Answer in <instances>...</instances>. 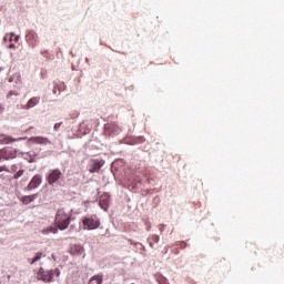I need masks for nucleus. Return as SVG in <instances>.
Wrapping results in <instances>:
<instances>
[{"instance_id": "obj_27", "label": "nucleus", "mask_w": 284, "mask_h": 284, "mask_svg": "<svg viewBox=\"0 0 284 284\" xmlns=\"http://www.w3.org/2000/svg\"><path fill=\"white\" fill-rule=\"evenodd\" d=\"M151 241H153V243H159V241H160L159 235H152Z\"/></svg>"}, {"instance_id": "obj_11", "label": "nucleus", "mask_w": 284, "mask_h": 284, "mask_svg": "<svg viewBox=\"0 0 284 284\" xmlns=\"http://www.w3.org/2000/svg\"><path fill=\"white\" fill-rule=\"evenodd\" d=\"M29 143H36L37 145H52V141L45 136H32L29 139Z\"/></svg>"}, {"instance_id": "obj_36", "label": "nucleus", "mask_w": 284, "mask_h": 284, "mask_svg": "<svg viewBox=\"0 0 284 284\" xmlns=\"http://www.w3.org/2000/svg\"><path fill=\"white\" fill-rule=\"evenodd\" d=\"M13 37H14L13 41H14V43H17L20 39V36H13Z\"/></svg>"}, {"instance_id": "obj_26", "label": "nucleus", "mask_w": 284, "mask_h": 284, "mask_svg": "<svg viewBox=\"0 0 284 284\" xmlns=\"http://www.w3.org/2000/svg\"><path fill=\"white\" fill-rule=\"evenodd\" d=\"M74 250H75V252H78V254H83V246L77 245V246H74Z\"/></svg>"}, {"instance_id": "obj_28", "label": "nucleus", "mask_w": 284, "mask_h": 284, "mask_svg": "<svg viewBox=\"0 0 284 284\" xmlns=\"http://www.w3.org/2000/svg\"><path fill=\"white\" fill-rule=\"evenodd\" d=\"M145 225H146L148 232H150V230H152V223L150 221H146Z\"/></svg>"}, {"instance_id": "obj_12", "label": "nucleus", "mask_w": 284, "mask_h": 284, "mask_svg": "<svg viewBox=\"0 0 284 284\" xmlns=\"http://www.w3.org/2000/svg\"><path fill=\"white\" fill-rule=\"evenodd\" d=\"M99 205H100L101 210H104V212H108V210L110 207V194L104 193L103 195H101Z\"/></svg>"}, {"instance_id": "obj_8", "label": "nucleus", "mask_w": 284, "mask_h": 284, "mask_svg": "<svg viewBox=\"0 0 284 284\" xmlns=\"http://www.w3.org/2000/svg\"><path fill=\"white\" fill-rule=\"evenodd\" d=\"M104 132L109 136H116L121 133V128L116 123H108L104 125Z\"/></svg>"}, {"instance_id": "obj_23", "label": "nucleus", "mask_w": 284, "mask_h": 284, "mask_svg": "<svg viewBox=\"0 0 284 284\" xmlns=\"http://www.w3.org/2000/svg\"><path fill=\"white\" fill-rule=\"evenodd\" d=\"M79 111H71L69 113L70 119H79Z\"/></svg>"}, {"instance_id": "obj_19", "label": "nucleus", "mask_w": 284, "mask_h": 284, "mask_svg": "<svg viewBox=\"0 0 284 284\" xmlns=\"http://www.w3.org/2000/svg\"><path fill=\"white\" fill-rule=\"evenodd\" d=\"M45 257V253L37 252L34 257L31 260L30 265H34V263L41 261V258Z\"/></svg>"}, {"instance_id": "obj_42", "label": "nucleus", "mask_w": 284, "mask_h": 284, "mask_svg": "<svg viewBox=\"0 0 284 284\" xmlns=\"http://www.w3.org/2000/svg\"><path fill=\"white\" fill-rule=\"evenodd\" d=\"M85 61H87V63H90V59L89 58H87Z\"/></svg>"}, {"instance_id": "obj_35", "label": "nucleus", "mask_w": 284, "mask_h": 284, "mask_svg": "<svg viewBox=\"0 0 284 284\" xmlns=\"http://www.w3.org/2000/svg\"><path fill=\"white\" fill-rule=\"evenodd\" d=\"M143 141H145V139L143 136H140V138H138L136 143H143Z\"/></svg>"}, {"instance_id": "obj_32", "label": "nucleus", "mask_w": 284, "mask_h": 284, "mask_svg": "<svg viewBox=\"0 0 284 284\" xmlns=\"http://www.w3.org/2000/svg\"><path fill=\"white\" fill-rule=\"evenodd\" d=\"M41 54H42V57H45V58L48 59L49 52H48V50H42V51H41Z\"/></svg>"}, {"instance_id": "obj_20", "label": "nucleus", "mask_w": 284, "mask_h": 284, "mask_svg": "<svg viewBox=\"0 0 284 284\" xmlns=\"http://www.w3.org/2000/svg\"><path fill=\"white\" fill-rule=\"evenodd\" d=\"M92 281H97V284H103V274L93 275L90 282L92 283Z\"/></svg>"}, {"instance_id": "obj_7", "label": "nucleus", "mask_w": 284, "mask_h": 284, "mask_svg": "<svg viewBox=\"0 0 284 284\" xmlns=\"http://www.w3.org/2000/svg\"><path fill=\"white\" fill-rule=\"evenodd\" d=\"M85 230H97L101 222L97 217H84L82 221Z\"/></svg>"}, {"instance_id": "obj_9", "label": "nucleus", "mask_w": 284, "mask_h": 284, "mask_svg": "<svg viewBox=\"0 0 284 284\" xmlns=\"http://www.w3.org/2000/svg\"><path fill=\"white\" fill-rule=\"evenodd\" d=\"M27 138H12L10 135L0 134V145H10V143L19 142V141H26Z\"/></svg>"}, {"instance_id": "obj_13", "label": "nucleus", "mask_w": 284, "mask_h": 284, "mask_svg": "<svg viewBox=\"0 0 284 284\" xmlns=\"http://www.w3.org/2000/svg\"><path fill=\"white\" fill-rule=\"evenodd\" d=\"M39 103H41V98L40 97H33L23 106V110H32V108H37V105H39Z\"/></svg>"}, {"instance_id": "obj_15", "label": "nucleus", "mask_w": 284, "mask_h": 284, "mask_svg": "<svg viewBox=\"0 0 284 284\" xmlns=\"http://www.w3.org/2000/svg\"><path fill=\"white\" fill-rule=\"evenodd\" d=\"M39 199V193L32 194V195H24L21 197V202L23 205H30V203L37 201Z\"/></svg>"}, {"instance_id": "obj_43", "label": "nucleus", "mask_w": 284, "mask_h": 284, "mask_svg": "<svg viewBox=\"0 0 284 284\" xmlns=\"http://www.w3.org/2000/svg\"><path fill=\"white\" fill-rule=\"evenodd\" d=\"M70 54H71V57H75V55H74V53H73L72 51L70 52Z\"/></svg>"}, {"instance_id": "obj_30", "label": "nucleus", "mask_w": 284, "mask_h": 284, "mask_svg": "<svg viewBox=\"0 0 284 284\" xmlns=\"http://www.w3.org/2000/svg\"><path fill=\"white\" fill-rule=\"evenodd\" d=\"M182 250H185V247H187V244L185 242H180L178 244Z\"/></svg>"}, {"instance_id": "obj_16", "label": "nucleus", "mask_w": 284, "mask_h": 284, "mask_svg": "<svg viewBox=\"0 0 284 284\" xmlns=\"http://www.w3.org/2000/svg\"><path fill=\"white\" fill-rule=\"evenodd\" d=\"M78 132L85 136L87 134H90L91 129L90 126H88V123H85V121H82L78 128Z\"/></svg>"}, {"instance_id": "obj_39", "label": "nucleus", "mask_w": 284, "mask_h": 284, "mask_svg": "<svg viewBox=\"0 0 284 284\" xmlns=\"http://www.w3.org/2000/svg\"><path fill=\"white\" fill-rule=\"evenodd\" d=\"M16 48L14 43L9 44V49L13 50Z\"/></svg>"}, {"instance_id": "obj_37", "label": "nucleus", "mask_w": 284, "mask_h": 284, "mask_svg": "<svg viewBox=\"0 0 284 284\" xmlns=\"http://www.w3.org/2000/svg\"><path fill=\"white\" fill-rule=\"evenodd\" d=\"M6 110V106L3 104H0V114Z\"/></svg>"}, {"instance_id": "obj_5", "label": "nucleus", "mask_w": 284, "mask_h": 284, "mask_svg": "<svg viewBox=\"0 0 284 284\" xmlns=\"http://www.w3.org/2000/svg\"><path fill=\"white\" fill-rule=\"evenodd\" d=\"M26 41L29 48H37L39 45V34L34 30H29L26 34Z\"/></svg>"}, {"instance_id": "obj_14", "label": "nucleus", "mask_w": 284, "mask_h": 284, "mask_svg": "<svg viewBox=\"0 0 284 284\" xmlns=\"http://www.w3.org/2000/svg\"><path fill=\"white\" fill-rule=\"evenodd\" d=\"M24 159L28 163H37V159H39V152L37 151H29L24 153Z\"/></svg>"}, {"instance_id": "obj_18", "label": "nucleus", "mask_w": 284, "mask_h": 284, "mask_svg": "<svg viewBox=\"0 0 284 284\" xmlns=\"http://www.w3.org/2000/svg\"><path fill=\"white\" fill-rule=\"evenodd\" d=\"M59 232V226H49L42 231V234H57Z\"/></svg>"}, {"instance_id": "obj_17", "label": "nucleus", "mask_w": 284, "mask_h": 284, "mask_svg": "<svg viewBox=\"0 0 284 284\" xmlns=\"http://www.w3.org/2000/svg\"><path fill=\"white\" fill-rule=\"evenodd\" d=\"M57 90L59 92V94H61V92H65V83L63 82H53V90L52 93L57 94Z\"/></svg>"}, {"instance_id": "obj_38", "label": "nucleus", "mask_w": 284, "mask_h": 284, "mask_svg": "<svg viewBox=\"0 0 284 284\" xmlns=\"http://www.w3.org/2000/svg\"><path fill=\"white\" fill-rule=\"evenodd\" d=\"M33 152H38V156H39V154H41V149H33Z\"/></svg>"}, {"instance_id": "obj_25", "label": "nucleus", "mask_w": 284, "mask_h": 284, "mask_svg": "<svg viewBox=\"0 0 284 284\" xmlns=\"http://www.w3.org/2000/svg\"><path fill=\"white\" fill-rule=\"evenodd\" d=\"M12 37H14V32H11V33H9V34H6L4 38H3V40L7 41V39H8L9 41H13Z\"/></svg>"}, {"instance_id": "obj_21", "label": "nucleus", "mask_w": 284, "mask_h": 284, "mask_svg": "<svg viewBox=\"0 0 284 284\" xmlns=\"http://www.w3.org/2000/svg\"><path fill=\"white\" fill-rule=\"evenodd\" d=\"M10 83L14 81V83H21V75L19 73H16L13 77L9 79Z\"/></svg>"}, {"instance_id": "obj_44", "label": "nucleus", "mask_w": 284, "mask_h": 284, "mask_svg": "<svg viewBox=\"0 0 284 284\" xmlns=\"http://www.w3.org/2000/svg\"><path fill=\"white\" fill-rule=\"evenodd\" d=\"M55 94H59V89H55Z\"/></svg>"}, {"instance_id": "obj_4", "label": "nucleus", "mask_w": 284, "mask_h": 284, "mask_svg": "<svg viewBox=\"0 0 284 284\" xmlns=\"http://www.w3.org/2000/svg\"><path fill=\"white\" fill-rule=\"evenodd\" d=\"M61 176H63V173L61 172V170L59 169L50 170L45 178L47 183H49V185H54V183H57L59 179H61Z\"/></svg>"}, {"instance_id": "obj_24", "label": "nucleus", "mask_w": 284, "mask_h": 284, "mask_svg": "<svg viewBox=\"0 0 284 284\" xmlns=\"http://www.w3.org/2000/svg\"><path fill=\"white\" fill-rule=\"evenodd\" d=\"M61 125H63V122H58L53 125V131L54 132H59V130L61 129Z\"/></svg>"}, {"instance_id": "obj_22", "label": "nucleus", "mask_w": 284, "mask_h": 284, "mask_svg": "<svg viewBox=\"0 0 284 284\" xmlns=\"http://www.w3.org/2000/svg\"><path fill=\"white\" fill-rule=\"evenodd\" d=\"M26 174V170L20 169L17 173H14L13 179L18 180L21 179Z\"/></svg>"}, {"instance_id": "obj_6", "label": "nucleus", "mask_w": 284, "mask_h": 284, "mask_svg": "<svg viewBox=\"0 0 284 284\" xmlns=\"http://www.w3.org/2000/svg\"><path fill=\"white\" fill-rule=\"evenodd\" d=\"M41 183H43V178L39 174H36L31 181L29 182V184L26 186V191L27 192H32V190H37V187H39V185H41Z\"/></svg>"}, {"instance_id": "obj_40", "label": "nucleus", "mask_w": 284, "mask_h": 284, "mask_svg": "<svg viewBox=\"0 0 284 284\" xmlns=\"http://www.w3.org/2000/svg\"><path fill=\"white\" fill-rule=\"evenodd\" d=\"M150 247H154V243L149 242Z\"/></svg>"}, {"instance_id": "obj_10", "label": "nucleus", "mask_w": 284, "mask_h": 284, "mask_svg": "<svg viewBox=\"0 0 284 284\" xmlns=\"http://www.w3.org/2000/svg\"><path fill=\"white\" fill-rule=\"evenodd\" d=\"M103 165H105V161L99 160V159H93V160H91L89 172L91 174H94V173L99 172V170H101L103 168Z\"/></svg>"}, {"instance_id": "obj_1", "label": "nucleus", "mask_w": 284, "mask_h": 284, "mask_svg": "<svg viewBox=\"0 0 284 284\" xmlns=\"http://www.w3.org/2000/svg\"><path fill=\"white\" fill-rule=\"evenodd\" d=\"M70 221H72V215H68V213H65V210L59 209L57 211L54 224L59 227L61 232L70 227Z\"/></svg>"}, {"instance_id": "obj_34", "label": "nucleus", "mask_w": 284, "mask_h": 284, "mask_svg": "<svg viewBox=\"0 0 284 284\" xmlns=\"http://www.w3.org/2000/svg\"><path fill=\"white\" fill-rule=\"evenodd\" d=\"M159 230H160V232H163L165 230V224H160Z\"/></svg>"}, {"instance_id": "obj_31", "label": "nucleus", "mask_w": 284, "mask_h": 284, "mask_svg": "<svg viewBox=\"0 0 284 284\" xmlns=\"http://www.w3.org/2000/svg\"><path fill=\"white\" fill-rule=\"evenodd\" d=\"M1 172H9L8 166H6V165L0 166V173Z\"/></svg>"}, {"instance_id": "obj_33", "label": "nucleus", "mask_w": 284, "mask_h": 284, "mask_svg": "<svg viewBox=\"0 0 284 284\" xmlns=\"http://www.w3.org/2000/svg\"><path fill=\"white\" fill-rule=\"evenodd\" d=\"M134 246L140 248V250H143V244H141V243H134Z\"/></svg>"}, {"instance_id": "obj_41", "label": "nucleus", "mask_w": 284, "mask_h": 284, "mask_svg": "<svg viewBox=\"0 0 284 284\" xmlns=\"http://www.w3.org/2000/svg\"><path fill=\"white\" fill-rule=\"evenodd\" d=\"M51 257L53 258V261H57V256L54 254H52Z\"/></svg>"}, {"instance_id": "obj_29", "label": "nucleus", "mask_w": 284, "mask_h": 284, "mask_svg": "<svg viewBox=\"0 0 284 284\" xmlns=\"http://www.w3.org/2000/svg\"><path fill=\"white\" fill-rule=\"evenodd\" d=\"M9 97H19V92L18 91H10Z\"/></svg>"}, {"instance_id": "obj_2", "label": "nucleus", "mask_w": 284, "mask_h": 284, "mask_svg": "<svg viewBox=\"0 0 284 284\" xmlns=\"http://www.w3.org/2000/svg\"><path fill=\"white\" fill-rule=\"evenodd\" d=\"M38 276L40 281H43V283H52V281H54V276H61V271H59V268L44 270L43 267H40Z\"/></svg>"}, {"instance_id": "obj_3", "label": "nucleus", "mask_w": 284, "mask_h": 284, "mask_svg": "<svg viewBox=\"0 0 284 284\" xmlns=\"http://www.w3.org/2000/svg\"><path fill=\"white\" fill-rule=\"evenodd\" d=\"M17 152L19 151L12 146H4L0 149V163H3V161H11L12 159H17Z\"/></svg>"}]
</instances>
